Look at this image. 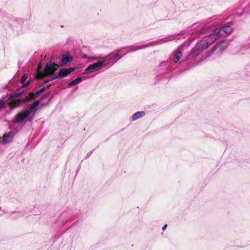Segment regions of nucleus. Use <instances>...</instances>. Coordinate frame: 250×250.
Segmentation results:
<instances>
[{"label":"nucleus","mask_w":250,"mask_h":250,"mask_svg":"<svg viewBox=\"0 0 250 250\" xmlns=\"http://www.w3.org/2000/svg\"><path fill=\"white\" fill-rule=\"evenodd\" d=\"M82 58L83 59H89V58H90L89 57H88V56H87V55H86V54H83L82 55Z\"/></svg>","instance_id":"b1692460"},{"label":"nucleus","mask_w":250,"mask_h":250,"mask_svg":"<svg viewBox=\"0 0 250 250\" xmlns=\"http://www.w3.org/2000/svg\"><path fill=\"white\" fill-rule=\"evenodd\" d=\"M50 92H47V93H45V94H43V95L42 96L45 99L48 98L49 95H50Z\"/></svg>","instance_id":"5701e85b"},{"label":"nucleus","mask_w":250,"mask_h":250,"mask_svg":"<svg viewBox=\"0 0 250 250\" xmlns=\"http://www.w3.org/2000/svg\"><path fill=\"white\" fill-rule=\"evenodd\" d=\"M93 151H94V150H92L90 151L89 152H88L86 155L85 159H87V158H88L91 155Z\"/></svg>","instance_id":"4be33fe9"},{"label":"nucleus","mask_w":250,"mask_h":250,"mask_svg":"<svg viewBox=\"0 0 250 250\" xmlns=\"http://www.w3.org/2000/svg\"><path fill=\"white\" fill-rule=\"evenodd\" d=\"M167 224H165L163 227H162V230L164 231L167 228Z\"/></svg>","instance_id":"a878e982"},{"label":"nucleus","mask_w":250,"mask_h":250,"mask_svg":"<svg viewBox=\"0 0 250 250\" xmlns=\"http://www.w3.org/2000/svg\"><path fill=\"white\" fill-rule=\"evenodd\" d=\"M85 79L84 77H78L76 79L73 80L70 83H69L67 87L68 88H71L75 85H76L77 84H79L82 81H83V80Z\"/></svg>","instance_id":"ddd939ff"},{"label":"nucleus","mask_w":250,"mask_h":250,"mask_svg":"<svg viewBox=\"0 0 250 250\" xmlns=\"http://www.w3.org/2000/svg\"><path fill=\"white\" fill-rule=\"evenodd\" d=\"M45 90V87H42L41 88H40L39 89L37 90L35 94L36 96H38L40 94L43 93Z\"/></svg>","instance_id":"aec40b11"},{"label":"nucleus","mask_w":250,"mask_h":250,"mask_svg":"<svg viewBox=\"0 0 250 250\" xmlns=\"http://www.w3.org/2000/svg\"><path fill=\"white\" fill-rule=\"evenodd\" d=\"M79 167H80V166H79ZM79 169H80V168H79ZM79 169H78V171L76 172V173H78V171H79Z\"/></svg>","instance_id":"c756f323"},{"label":"nucleus","mask_w":250,"mask_h":250,"mask_svg":"<svg viewBox=\"0 0 250 250\" xmlns=\"http://www.w3.org/2000/svg\"><path fill=\"white\" fill-rule=\"evenodd\" d=\"M232 24V22H228L226 23L221 27L214 29L211 34L207 36L196 43L194 47L191 50L189 54L186 57L185 61L191 60L195 57L199 55L201 52L212 44V43L217 40V38L224 35L223 33H225L226 35L231 33L232 28L230 25Z\"/></svg>","instance_id":"f257e3e1"},{"label":"nucleus","mask_w":250,"mask_h":250,"mask_svg":"<svg viewBox=\"0 0 250 250\" xmlns=\"http://www.w3.org/2000/svg\"><path fill=\"white\" fill-rule=\"evenodd\" d=\"M173 40V37L172 35H169L167 37L163 38L156 41L150 42L145 45H131L129 46L130 51L134 52L139 49H143L146 47H148L151 46L157 45L159 44H161L163 43L164 42H166Z\"/></svg>","instance_id":"39448f33"},{"label":"nucleus","mask_w":250,"mask_h":250,"mask_svg":"<svg viewBox=\"0 0 250 250\" xmlns=\"http://www.w3.org/2000/svg\"><path fill=\"white\" fill-rule=\"evenodd\" d=\"M51 81L50 80V79H46L44 81V83H48L51 82Z\"/></svg>","instance_id":"393cba45"},{"label":"nucleus","mask_w":250,"mask_h":250,"mask_svg":"<svg viewBox=\"0 0 250 250\" xmlns=\"http://www.w3.org/2000/svg\"><path fill=\"white\" fill-rule=\"evenodd\" d=\"M73 60V57L69 54H66L63 55L61 57V62L60 63V67L66 66L68 63L71 62Z\"/></svg>","instance_id":"9d476101"},{"label":"nucleus","mask_w":250,"mask_h":250,"mask_svg":"<svg viewBox=\"0 0 250 250\" xmlns=\"http://www.w3.org/2000/svg\"><path fill=\"white\" fill-rule=\"evenodd\" d=\"M14 136V133L10 131L7 133L4 134L3 138L2 139V143L3 145L6 144L7 143L11 142Z\"/></svg>","instance_id":"f8f14e48"},{"label":"nucleus","mask_w":250,"mask_h":250,"mask_svg":"<svg viewBox=\"0 0 250 250\" xmlns=\"http://www.w3.org/2000/svg\"><path fill=\"white\" fill-rule=\"evenodd\" d=\"M207 58H206V56L204 58H203V59H201V60L199 61V62H201L203 61H204L205 59H206Z\"/></svg>","instance_id":"cd10ccee"},{"label":"nucleus","mask_w":250,"mask_h":250,"mask_svg":"<svg viewBox=\"0 0 250 250\" xmlns=\"http://www.w3.org/2000/svg\"><path fill=\"white\" fill-rule=\"evenodd\" d=\"M50 80L52 81L53 80H56V79H60L59 76H58V73L57 74H53L50 78Z\"/></svg>","instance_id":"412c9836"},{"label":"nucleus","mask_w":250,"mask_h":250,"mask_svg":"<svg viewBox=\"0 0 250 250\" xmlns=\"http://www.w3.org/2000/svg\"><path fill=\"white\" fill-rule=\"evenodd\" d=\"M146 115V112L144 111H138L133 114L131 116V120L132 121H135L143 117Z\"/></svg>","instance_id":"4468645a"},{"label":"nucleus","mask_w":250,"mask_h":250,"mask_svg":"<svg viewBox=\"0 0 250 250\" xmlns=\"http://www.w3.org/2000/svg\"><path fill=\"white\" fill-rule=\"evenodd\" d=\"M58 68L57 65L52 61H49L46 64L44 68L43 71L45 73L51 71H55Z\"/></svg>","instance_id":"9b49d317"},{"label":"nucleus","mask_w":250,"mask_h":250,"mask_svg":"<svg viewBox=\"0 0 250 250\" xmlns=\"http://www.w3.org/2000/svg\"><path fill=\"white\" fill-rule=\"evenodd\" d=\"M105 61L103 60L89 64L84 70L83 74L93 73L101 70L105 66Z\"/></svg>","instance_id":"0eeeda50"},{"label":"nucleus","mask_w":250,"mask_h":250,"mask_svg":"<svg viewBox=\"0 0 250 250\" xmlns=\"http://www.w3.org/2000/svg\"><path fill=\"white\" fill-rule=\"evenodd\" d=\"M50 102L51 99H49L47 102L42 103L41 104L38 106V107L34 111V112L32 113L31 116L26 120V122H31L35 118L37 112L41 110L44 106L47 105L50 103Z\"/></svg>","instance_id":"1a4fd4ad"},{"label":"nucleus","mask_w":250,"mask_h":250,"mask_svg":"<svg viewBox=\"0 0 250 250\" xmlns=\"http://www.w3.org/2000/svg\"><path fill=\"white\" fill-rule=\"evenodd\" d=\"M41 103L38 99L33 102L32 104L29 105L26 109L22 110L21 111L18 113L14 117L12 122L15 124H20L24 122L28 117L31 116L32 113L39 106Z\"/></svg>","instance_id":"f03ea898"},{"label":"nucleus","mask_w":250,"mask_h":250,"mask_svg":"<svg viewBox=\"0 0 250 250\" xmlns=\"http://www.w3.org/2000/svg\"><path fill=\"white\" fill-rule=\"evenodd\" d=\"M77 67H69L65 68H61L59 70L58 73V76L60 79L68 76L71 72H73Z\"/></svg>","instance_id":"6e6552de"},{"label":"nucleus","mask_w":250,"mask_h":250,"mask_svg":"<svg viewBox=\"0 0 250 250\" xmlns=\"http://www.w3.org/2000/svg\"><path fill=\"white\" fill-rule=\"evenodd\" d=\"M124 48V47H121L117 49L115 51L110 53L107 55H100L98 57H93V60L103 59V61H105V66H112L122 58V57L120 56L119 52Z\"/></svg>","instance_id":"20e7f679"},{"label":"nucleus","mask_w":250,"mask_h":250,"mask_svg":"<svg viewBox=\"0 0 250 250\" xmlns=\"http://www.w3.org/2000/svg\"><path fill=\"white\" fill-rule=\"evenodd\" d=\"M23 215L21 212L20 211H13L10 213V217L12 219H16Z\"/></svg>","instance_id":"a211bd4d"},{"label":"nucleus","mask_w":250,"mask_h":250,"mask_svg":"<svg viewBox=\"0 0 250 250\" xmlns=\"http://www.w3.org/2000/svg\"><path fill=\"white\" fill-rule=\"evenodd\" d=\"M27 78H28L27 74L24 73V74H23V75H22V76L21 78V82L22 85L23 87H26L28 86L30 84V83H31L30 81H26Z\"/></svg>","instance_id":"2eb2a0df"},{"label":"nucleus","mask_w":250,"mask_h":250,"mask_svg":"<svg viewBox=\"0 0 250 250\" xmlns=\"http://www.w3.org/2000/svg\"><path fill=\"white\" fill-rule=\"evenodd\" d=\"M24 91L16 92L10 95L5 99H0V111L9 106L11 109H14L20 106L21 103V97Z\"/></svg>","instance_id":"7ed1b4c3"},{"label":"nucleus","mask_w":250,"mask_h":250,"mask_svg":"<svg viewBox=\"0 0 250 250\" xmlns=\"http://www.w3.org/2000/svg\"><path fill=\"white\" fill-rule=\"evenodd\" d=\"M1 209V208H0V210Z\"/></svg>","instance_id":"7c9ffc66"},{"label":"nucleus","mask_w":250,"mask_h":250,"mask_svg":"<svg viewBox=\"0 0 250 250\" xmlns=\"http://www.w3.org/2000/svg\"><path fill=\"white\" fill-rule=\"evenodd\" d=\"M39 100L41 101V102H42V101H43L44 100V98L43 97V96H42L40 99Z\"/></svg>","instance_id":"bb28decb"},{"label":"nucleus","mask_w":250,"mask_h":250,"mask_svg":"<svg viewBox=\"0 0 250 250\" xmlns=\"http://www.w3.org/2000/svg\"><path fill=\"white\" fill-rule=\"evenodd\" d=\"M171 64V59L169 58L166 61H163L161 62L160 66L161 67H164L166 70L170 69V65Z\"/></svg>","instance_id":"dca6fc26"},{"label":"nucleus","mask_w":250,"mask_h":250,"mask_svg":"<svg viewBox=\"0 0 250 250\" xmlns=\"http://www.w3.org/2000/svg\"><path fill=\"white\" fill-rule=\"evenodd\" d=\"M226 40H222L217 42L210 49V51L207 52L206 58L210 57L214 54L217 57L221 56L223 51L226 48V46L224 45L227 42Z\"/></svg>","instance_id":"423d86ee"},{"label":"nucleus","mask_w":250,"mask_h":250,"mask_svg":"<svg viewBox=\"0 0 250 250\" xmlns=\"http://www.w3.org/2000/svg\"><path fill=\"white\" fill-rule=\"evenodd\" d=\"M174 53L175 54H173V62L176 63L181 58L182 56V52L181 51L179 50L175 51Z\"/></svg>","instance_id":"f3484780"},{"label":"nucleus","mask_w":250,"mask_h":250,"mask_svg":"<svg viewBox=\"0 0 250 250\" xmlns=\"http://www.w3.org/2000/svg\"><path fill=\"white\" fill-rule=\"evenodd\" d=\"M131 51H130V50L129 51H127V52L126 53H125V54H124L122 56H124L126 54H127V53L130 52Z\"/></svg>","instance_id":"c85d7f7f"},{"label":"nucleus","mask_w":250,"mask_h":250,"mask_svg":"<svg viewBox=\"0 0 250 250\" xmlns=\"http://www.w3.org/2000/svg\"><path fill=\"white\" fill-rule=\"evenodd\" d=\"M23 22V20L19 18H14V21H13V24L14 25H16L17 23L20 24L21 23H22Z\"/></svg>","instance_id":"6ab92c4d"}]
</instances>
